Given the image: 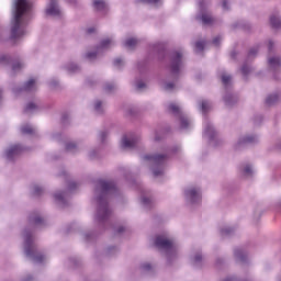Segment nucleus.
<instances>
[{"instance_id": "1", "label": "nucleus", "mask_w": 281, "mask_h": 281, "mask_svg": "<svg viewBox=\"0 0 281 281\" xmlns=\"http://www.w3.org/2000/svg\"><path fill=\"white\" fill-rule=\"evenodd\" d=\"M113 196H120V189L113 180L99 179L94 184V199L97 201L95 221L102 229H106V225H111V214L113 210L109 202Z\"/></svg>"}, {"instance_id": "2", "label": "nucleus", "mask_w": 281, "mask_h": 281, "mask_svg": "<svg viewBox=\"0 0 281 281\" xmlns=\"http://www.w3.org/2000/svg\"><path fill=\"white\" fill-rule=\"evenodd\" d=\"M11 41L23 38L27 21L32 19V2L30 0H13L11 7Z\"/></svg>"}, {"instance_id": "3", "label": "nucleus", "mask_w": 281, "mask_h": 281, "mask_svg": "<svg viewBox=\"0 0 281 281\" xmlns=\"http://www.w3.org/2000/svg\"><path fill=\"white\" fill-rule=\"evenodd\" d=\"M186 68V50L177 49L169 53V74L172 81H165L162 89L171 93L177 89V82Z\"/></svg>"}, {"instance_id": "4", "label": "nucleus", "mask_w": 281, "mask_h": 281, "mask_svg": "<svg viewBox=\"0 0 281 281\" xmlns=\"http://www.w3.org/2000/svg\"><path fill=\"white\" fill-rule=\"evenodd\" d=\"M181 150V146L176 145L171 148H166L164 154H148L144 155V161H148L150 170L155 178L164 177L166 170V162L170 159V155H177Z\"/></svg>"}, {"instance_id": "5", "label": "nucleus", "mask_w": 281, "mask_h": 281, "mask_svg": "<svg viewBox=\"0 0 281 281\" xmlns=\"http://www.w3.org/2000/svg\"><path fill=\"white\" fill-rule=\"evenodd\" d=\"M24 240V254L29 260L35 262V265H41L43 260H45V254L38 250V246L36 245V237H34V228L26 227L23 233Z\"/></svg>"}, {"instance_id": "6", "label": "nucleus", "mask_w": 281, "mask_h": 281, "mask_svg": "<svg viewBox=\"0 0 281 281\" xmlns=\"http://www.w3.org/2000/svg\"><path fill=\"white\" fill-rule=\"evenodd\" d=\"M154 245L157 249H160V251H165L168 262H172L173 258H177V244H175V240L170 239L168 234L162 233L156 235Z\"/></svg>"}, {"instance_id": "7", "label": "nucleus", "mask_w": 281, "mask_h": 281, "mask_svg": "<svg viewBox=\"0 0 281 281\" xmlns=\"http://www.w3.org/2000/svg\"><path fill=\"white\" fill-rule=\"evenodd\" d=\"M220 78L225 89V94L223 97L224 104L226 106H234V104L238 102V95L232 92V77L227 75L225 70H222L220 72Z\"/></svg>"}, {"instance_id": "8", "label": "nucleus", "mask_w": 281, "mask_h": 281, "mask_svg": "<svg viewBox=\"0 0 281 281\" xmlns=\"http://www.w3.org/2000/svg\"><path fill=\"white\" fill-rule=\"evenodd\" d=\"M168 110L170 113H172V115H175V117H178L181 131H190V128H192V121L187 116L186 113H183L179 105L171 103L169 104Z\"/></svg>"}, {"instance_id": "9", "label": "nucleus", "mask_w": 281, "mask_h": 281, "mask_svg": "<svg viewBox=\"0 0 281 281\" xmlns=\"http://www.w3.org/2000/svg\"><path fill=\"white\" fill-rule=\"evenodd\" d=\"M200 12L195 16L196 21H202L203 25H213L214 16H212V12L207 10V2L205 0L199 1Z\"/></svg>"}, {"instance_id": "10", "label": "nucleus", "mask_w": 281, "mask_h": 281, "mask_svg": "<svg viewBox=\"0 0 281 281\" xmlns=\"http://www.w3.org/2000/svg\"><path fill=\"white\" fill-rule=\"evenodd\" d=\"M0 65H9L12 69V75L19 74L25 64L19 57H12L10 55L0 56Z\"/></svg>"}, {"instance_id": "11", "label": "nucleus", "mask_w": 281, "mask_h": 281, "mask_svg": "<svg viewBox=\"0 0 281 281\" xmlns=\"http://www.w3.org/2000/svg\"><path fill=\"white\" fill-rule=\"evenodd\" d=\"M76 188H78V183H76L75 181L68 182L67 191H58L54 194L56 203H58V205L63 207H67V205H69V201L67 199H69V194H71V192H74Z\"/></svg>"}, {"instance_id": "12", "label": "nucleus", "mask_w": 281, "mask_h": 281, "mask_svg": "<svg viewBox=\"0 0 281 281\" xmlns=\"http://www.w3.org/2000/svg\"><path fill=\"white\" fill-rule=\"evenodd\" d=\"M70 3H76V0H69ZM45 16H49L50 19H63V9H60V4L56 0H49L45 9Z\"/></svg>"}, {"instance_id": "13", "label": "nucleus", "mask_w": 281, "mask_h": 281, "mask_svg": "<svg viewBox=\"0 0 281 281\" xmlns=\"http://www.w3.org/2000/svg\"><path fill=\"white\" fill-rule=\"evenodd\" d=\"M184 198L187 203H191V205H199V203H201V188L189 187L184 189Z\"/></svg>"}, {"instance_id": "14", "label": "nucleus", "mask_w": 281, "mask_h": 281, "mask_svg": "<svg viewBox=\"0 0 281 281\" xmlns=\"http://www.w3.org/2000/svg\"><path fill=\"white\" fill-rule=\"evenodd\" d=\"M111 45H113V38L102 40L94 52L86 54V58H88V60H95V58H98V56H100L103 52H106Z\"/></svg>"}, {"instance_id": "15", "label": "nucleus", "mask_w": 281, "mask_h": 281, "mask_svg": "<svg viewBox=\"0 0 281 281\" xmlns=\"http://www.w3.org/2000/svg\"><path fill=\"white\" fill-rule=\"evenodd\" d=\"M139 146V136L135 133L125 134L122 137V148L133 150Z\"/></svg>"}, {"instance_id": "16", "label": "nucleus", "mask_w": 281, "mask_h": 281, "mask_svg": "<svg viewBox=\"0 0 281 281\" xmlns=\"http://www.w3.org/2000/svg\"><path fill=\"white\" fill-rule=\"evenodd\" d=\"M257 56H258V46H255L249 49L246 60L241 66V74L244 78H247V76H249V74L251 72V67H249L247 63H250V60H254V58H256Z\"/></svg>"}, {"instance_id": "17", "label": "nucleus", "mask_w": 281, "mask_h": 281, "mask_svg": "<svg viewBox=\"0 0 281 281\" xmlns=\"http://www.w3.org/2000/svg\"><path fill=\"white\" fill-rule=\"evenodd\" d=\"M249 144H258V135H244L240 136L235 144V150H240V148H245V146Z\"/></svg>"}, {"instance_id": "18", "label": "nucleus", "mask_w": 281, "mask_h": 281, "mask_svg": "<svg viewBox=\"0 0 281 281\" xmlns=\"http://www.w3.org/2000/svg\"><path fill=\"white\" fill-rule=\"evenodd\" d=\"M204 135L205 137H209L210 144L216 142L218 133L216 132V128H214V125L209 120L204 121Z\"/></svg>"}, {"instance_id": "19", "label": "nucleus", "mask_w": 281, "mask_h": 281, "mask_svg": "<svg viewBox=\"0 0 281 281\" xmlns=\"http://www.w3.org/2000/svg\"><path fill=\"white\" fill-rule=\"evenodd\" d=\"M25 147L21 145H13L5 150V158L8 161H14V159L19 157V155H21V153H23Z\"/></svg>"}, {"instance_id": "20", "label": "nucleus", "mask_w": 281, "mask_h": 281, "mask_svg": "<svg viewBox=\"0 0 281 281\" xmlns=\"http://www.w3.org/2000/svg\"><path fill=\"white\" fill-rule=\"evenodd\" d=\"M29 223L30 225H33L34 227H45L46 223L43 217H41V213L33 212L29 216Z\"/></svg>"}, {"instance_id": "21", "label": "nucleus", "mask_w": 281, "mask_h": 281, "mask_svg": "<svg viewBox=\"0 0 281 281\" xmlns=\"http://www.w3.org/2000/svg\"><path fill=\"white\" fill-rule=\"evenodd\" d=\"M26 91V93H32V91H36V80L30 79L24 83L22 88H13V93H21Z\"/></svg>"}, {"instance_id": "22", "label": "nucleus", "mask_w": 281, "mask_h": 281, "mask_svg": "<svg viewBox=\"0 0 281 281\" xmlns=\"http://www.w3.org/2000/svg\"><path fill=\"white\" fill-rule=\"evenodd\" d=\"M234 257H235V260L237 262H240L241 265H247V262H249L247 251L243 248H235Z\"/></svg>"}, {"instance_id": "23", "label": "nucleus", "mask_w": 281, "mask_h": 281, "mask_svg": "<svg viewBox=\"0 0 281 281\" xmlns=\"http://www.w3.org/2000/svg\"><path fill=\"white\" fill-rule=\"evenodd\" d=\"M268 67L270 71L277 74L281 69V58L279 56L268 57Z\"/></svg>"}, {"instance_id": "24", "label": "nucleus", "mask_w": 281, "mask_h": 281, "mask_svg": "<svg viewBox=\"0 0 281 281\" xmlns=\"http://www.w3.org/2000/svg\"><path fill=\"white\" fill-rule=\"evenodd\" d=\"M151 52L156 54L159 60H164V58H166V46H164V44H153Z\"/></svg>"}, {"instance_id": "25", "label": "nucleus", "mask_w": 281, "mask_h": 281, "mask_svg": "<svg viewBox=\"0 0 281 281\" xmlns=\"http://www.w3.org/2000/svg\"><path fill=\"white\" fill-rule=\"evenodd\" d=\"M92 5L97 12H102L103 14H106L109 11V3H106V0H93Z\"/></svg>"}, {"instance_id": "26", "label": "nucleus", "mask_w": 281, "mask_h": 281, "mask_svg": "<svg viewBox=\"0 0 281 281\" xmlns=\"http://www.w3.org/2000/svg\"><path fill=\"white\" fill-rule=\"evenodd\" d=\"M140 201L145 210H153V207H155V202L153 201V198H148L144 193H142Z\"/></svg>"}, {"instance_id": "27", "label": "nucleus", "mask_w": 281, "mask_h": 281, "mask_svg": "<svg viewBox=\"0 0 281 281\" xmlns=\"http://www.w3.org/2000/svg\"><path fill=\"white\" fill-rule=\"evenodd\" d=\"M38 111H41V106L34 102L27 103L26 106L24 108V113H26V115L38 113Z\"/></svg>"}, {"instance_id": "28", "label": "nucleus", "mask_w": 281, "mask_h": 281, "mask_svg": "<svg viewBox=\"0 0 281 281\" xmlns=\"http://www.w3.org/2000/svg\"><path fill=\"white\" fill-rule=\"evenodd\" d=\"M232 27L233 30H245L246 32H249L251 30V24L245 22L244 20H240L233 23Z\"/></svg>"}, {"instance_id": "29", "label": "nucleus", "mask_w": 281, "mask_h": 281, "mask_svg": "<svg viewBox=\"0 0 281 281\" xmlns=\"http://www.w3.org/2000/svg\"><path fill=\"white\" fill-rule=\"evenodd\" d=\"M220 234L222 238H229V236H234V234H236V228L232 226H224L220 229Z\"/></svg>"}, {"instance_id": "30", "label": "nucleus", "mask_w": 281, "mask_h": 281, "mask_svg": "<svg viewBox=\"0 0 281 281\" xmlns=\"http://www.w3.org/2000/svg\"><path fill=\"white\" fill-rule=\"evenodd\" d=\"M63 69H65L67 71V74H79L80 71V66H78V64L76 63H68L65 66H63Z\"/></svg>"}, {"instance_id": "31", "label": "nucleus", "mask_w": 281, "mask_h": 281, "mask_svg": "<svg viewBox=\"0 0 281 281\" xmlns=\"http://www.w3.org/2000/svg\"><path fill=\"white\" fill-rule=\"evenodd\" d=\"M93 111L97 115H102L104 113V101L95 100L93 103Z\"/></svg>"}, {"instance_id": "32", "label": "nucleus", "mask_w": 281, "mask_h": 281, "mask_svg": "<svg viewBox=\"0 0 281 281\" xmlns=\"http://www.w3.org/2000/svg\"><path fill=\"white\" fill-rule=\"evenodd\" d=\"M191 262L193 267H196L198 269L201 268V265L203 262V255L201 252H195L191 259Z\"/></svg>"}, {"instance_id": "33", "label": "nucleus", "mask_w": 281, "mask_h": 281, "mask_svg": "<svg viewBox=\"0 0 281 281\" xmlns=\"http://www.w3.org/2000/svg\"><path fill=\"white\" fill-rule=\"evenodd\" d=\"M199 106L202 113L205 115V113H207V111L212 109V102H210L209 100H202L199 101Z\"/></svg>"}, {"instance_id": "34", "label": "nucleus", "mask_w": 281, "mask_h": 281, "mask_svg": "<svg viewBox=\"0 0 281 281\" xmlns=\"http://www.w3.org/2000/svg\"><path fill=\"white\" fill-rule=\"evenodd\" d=\"M280 102V95L278 94H270L266 98L267 106H273V104H278Z\"/></svg>"}, {"instance_id": "35", "label": "nucleus", "mask_w": 281, "mask_h": 281, "mask_svg": "<svg viewBox=\"0 0 281 281\" xmlns=\"http://www.w3.org/2000/svg\"><path fill=\"white\" fill-rule=\"evenodd\" d=\"M270 25L274 30H280V27H281V18L279 15H271L270 16Z\"/></svg>"}, {"instance_id": "36", "label": "nucleus", "mask_w": 281, "mask_h": 281, "mask_svg": "<svg viewBox=\"0 0 281 281\" xmlns=\"http://www.w3.org/2000/svg\"><path fill=\"white\" fill-rule=\"evenodd\" d=\"M241 172L244 177H254V169L249 164H246L241 167Z\"/></svg>"}, {"instance_id": "37", "label": "nucleus", "mask_w": 281, "mask_h": 281, "mask_svg": "<svg viewBox=\"0 0 281 281\" xmlns=\"http://www.w3.org/2000/svg\"><path fill=\"white\" fill-rule=\"evenodd\" d=\"M66 150L67 153H78L80 150V146H78L76 143H67L66 144Z\"/></svg>"}, {"instance_id": "38", "label": "nucleus", "mask_w": 281, "mask_h": 281, "mask_svg": "<svg viewBox=\"0 0 281 281\" xmlns=\"http://www.w3.org/2000/svg\"><path fill=\"white\" fill-rule=\"evenodd\" d=\"M115 89H117V85L113 82H106L103 87V91H105V93H113Z\"/></svg>"}, {"instance_id": "39", "label": "nucleus", "mask_w": 281, "mask_h": 281, "mask_svg": "<svg viewBox=\"0 0 281 281\" xmlns=\"http://www.w3.org/2000/svg\"><path fill=\"white\" fill-rule=\"evenodd\" d=\"M21 133L22 135H32V133H34V128L26 124L21 127Z\"/></svg>"}, {"instance_id": "40", "label": "nucleus", "mask_w": 281, "mask_h": 281, "mask_svg": "<svg viewBox=\"0 0 281 281\" xmlns=\"http://www.w3.org/2000/svg\"><path fill=\"white\" fill-rule=\"evenodd\" d=\"M135 45H137V38L135 37H131V38H127L125 42H124V47H135Z\"/></svg>"}, {"instance_id": "41", "label": "nucleus", "mask_w": 281, "mask_h": 281, "mask_svg": "<svg viewBox=\"0 0 281 281\" xmlns=\"http://www.w3.org/2000/svg\"><path fill=\"white\" fill-rule=\"evenodd\" d=\"M43 192H45V189L43 187L33 186V194L34 196H42Z\"/></svg>"}, {"instance_id": "42", "label": "nucleus", "mask_w": 281, "mask_h": 281, "mask_svg": "<svg viewBox=\"0 0 281 281\" xmlns=\"http://www.w3.org/2000/svg\"><path fill=\"white\" fill-rule=\"evenodd\" d=\"M117 251H120V249L115 246H110L106 248L105 254L106 256H115V254H117Z\"/></svg>"}, {"instance_id": "43", "label": "nucleus", "mask_w": 281, "mask_h": 281, "mask_svg": "<svg viewBox=\"0 0 281 281\" xmlns=\"http://www.w3.org/2000/svg\"><path fill=\"white\" fill-rule=\"evenodd\" d=\"M203 49H205V42H203V41L195 42L196 54H200V52H203Z\"/></svg>"}, {"instance_id": "44", "label": "nucleus", "mask_w": 281, "mask_h": 281, "mask_svg": "<svg viewBox=\"0 0 281 281\" xmlns=\"http://www.w3.org/2000/svg\"><path fill=\"white\" fill-rule=\"evenodd\" d=\"M134 85H135L137 91H142V90L146 89L145 82L139 79H136Z\"/></svg>"}, {"instance_id": "45", "label": "nucleus", "mask_w": 281, "mask_h": 281, "mask_svg": "<svg viewBox=\"0 0 281 281\" xmlns=\"http://www.w3.org/2000/svg\"><path fill=\"white\" fill-rule=\"evenodd\" d=\"M108 137H109V131H102L99 133V139L101 144H104Z\"/></svg>"}, {"instance_id": "46", "label": "nucleus", "mask_w": 281, "mask_h": 281, "mask_svg": "<svg viewBox=\"0 0 281 281\" xmlns=\"http://www.w3.org/2000/svg\"><path fill=\"white\" fill-rule=\"evenodd\" d=\"M113 65L114 67L120 69L121 67H124V59H122L121 57H117L113 60Z\"/></svg>"}, {"instance_id": "47", "label": "nucleus", "mask_w": 281, "mask_h": 281, "mask_svg": "<svg viewBox=\"0 0 281 281\" xmlns=\"http://www.w3.org/2000/svg\"><path fill=\"white\" fill-rule=\"evenodd\" d=\"M138 71L140 74H144V71H146V60L138 63Z\"/></svg>"}, {"instance_id": "48", "label": "nucleus", "mask_w": 281, "mask_h": 281, "mask_svg": "<svg viewBox=\"0 0 281 281\" xmlns=\"http://www.w3.org/2000/svg\"><path fill=\"white\" fill-rule=\"evenodd\" d=\"M93 238H95V234H93V233H87V234L85 235V240H86L87 243H91V240H93Z\"/></svg>"}, {"instance_id": "49", "label": "nucleus", "mask_w": 281, "mask_h": 281, "mask_svg": "<svg viewBox=\"0 0 281 281\" xmlns=\"http://www.w3.org/2000/svg\"><path fill=\"white\" fill-rule=\"evenodd\" d=\"M221 41H223V37L216 36L212 43L215 45V47H218L221 45Z\"/></svg>"}, {"instance_id": "50", "label": "nucleus", "mask_w": 281, "mask_h": 281, "mask_svg": "<svg viewBox=\"0 0 281 281\" xmlns=\"http://www.w3.org/2000/svg\"><path fill=\"white\" fill-rule=\"evenodd\" d=\"M88 156L90 159H95L98 157V149L90 150Z\"/></svg>"}, {"instance_id": "51", "label": "nucleus", "mask_w": 281, "mask_h": 281, "mask_svg": "<svg viewBox=\"0 0 281 281\" xmlns=\"http://www.w3.org/2000/svg\"><path fill=\"white\" fill-rule=\"evenodd\" d=\"M50 89H56L58 87V80L56 79H52L49 82H48Z\"/></svg>"}, {"instance_id": "52", "label": "nucleus", "mask_w": 281, "mask_h": 281, "mask_svg": "<svg viewBox=\"0 0 281 281\" xmlns=\"http://www.w3.org/2000/svg\"><path fill=\"white\" fill-rule=\"evenodd\" d=\"M140 268L143 269V271H150L153 269V266L150 263H143Z\"/></svg>"}, {"instance_id": "53", "label": "nucleus", "mask_w": 281, "mask_h": 281, "mask_svg": "<svg viewBox=\"0 0 281 281\" xmlns=\"http://www.w3.org/2000/svg\"><path fill=\"white\" fill-rule=\"evenodd\" d=\"M69 261L72 263V267H78V265H80V260L76 257H71Z\"/></svg>"}, {"instance_id": "54", "label": "nucleus", "mask_w": 281, "mask_h": 281, "mask_svg": "<svg viewBox=\"0 0 281 281\" xmlns=\"http://www.w3.org/2000/svg\"><path fill=\"white\" fill-rule=\"evenodd\" d=\"M122 172L125 179L128 181V177H131V170H128L127 168H122Z\"/></svg>"}, {"instance_id": "55", "label": "nucleus", "mask_w": 281, "mask_h": 281, "mask_svg": "<svg viewBox=\"0 0 281 281\" xmlns=\"http://www.w3.org/2000/svg\"><path fill=\"white\" fill-rule=\"evenodd\" d=\"M140 3L154 4L159 3V0H139Z\"/></svg>"}, {"instance_id": "56", "label": "nucleus", "mask_w": 281, "mask_h": 281, "mask_svg": "<svg viewBox=\"0 0 281 281\" xmlns=\"http://www.w3.org/2000/svg\"><path fill=\"white\" fill-rule=\"evenodd\" d=\"M223 10H229V0H222Z\"/></svg>"}, {"instance_id": "57", "label": "nucleus", "mask_w": 281, "mask_h": 281, "mask_svg": "<svg viewBox=\"0 0 281 281\" xmlns=\"http://www.w3.org/2000/svg\"><path fill=\"white\" fill-rule=\"evenodd\" d=\"M67 122H69V114L65 113L61 116V124H67Z\"/></svg>"}, {"instance_id": "58", "label": "nucleus", "mask_w": 281, "mask_h": 281, "mask_svg": "<svg viewBox=\"0 0 281 281\" xmlns=\"http://www.w3.org/2000/svg\"><path fill=\"white\" fill-rule=\"evenodd\" d=\"M268 52H269V54H271V52H273V41H269V43H268Z\"/></svg>"}, {"instance_id": "59", "label": "nucleus", "mask_w": 281, "mask_h": 281, "mask_svg": "<svg viewBox=\"0 0 281 281\" xmlns=\"http://www.w3.org/2000/svg\"><path fill=\"white\" fill-rule=\"evenodd\" d=\"M124 232H126V228L124 226H120L117 229H116V234H124Z\"/></svg>"}, {"instance_id": "60", "label": "nucleus", "mask_w": 281, "mask_h": 281, "mask_svg": "<svg viewBox=\"0 0 281 281\" xmlns=\"http://www.w3.org/2000/svg\"><path fill=\"white\" fill-rule=\"evenodd\" d=\"M260 122H262V115H257L255 117V124H260Z\"/></svg>"}, {"instance_id": "61", "label": "nucleus", "mask_w": 281, "mask_h": 281, "mask_svg": "<svg viewBox=\"0 0 281 281\" xmlns=\"http://www.w3.org/2000/svg\"><path fill=\"white\" fill-rule=\"evenodd\" d=\"M224 260L222 258H217L215 261L216 267H221L223 265Z\"/></svg>"}, {"instance_id": "62", "label": "nucleus", "mask_w": 281, "mask_h": 281, "mask_svg": "<svg viewBox=\"0 0 281 281\" xmlns=\"http://www.w3.org/2000/svg\"><path fill=\"white\" fill-rule=\"evenodd\" d=\"M223 281H238V279H236V277H227Z\"/></svg>"}, {"instance_id": "63", "label": "nucleus", "mask_w": 281, "mask_h": 281, "mask_svg": "<svg viewBox=\"0 0 281 281\" xmlns=\"http://www.w3.org/2000/svg\"><path fill=\"white\" fill-rule=\"evenodd\" d=\"M60 134H53V139H57V142H60Z\"/></svg>"}, {"instance_id": "64", "label": "nucleus", "mask_w": 281, "mask_h": 281, "mask_svg": "<svg viewBox=\"0 0 281 281\" xmlns=\"http://www.w3.org/2000/svg\"><path fill=\"white\" fill-rule=\"evenodd\" d=\"M34 280V278L32 276H27L25 279H23L22 281H32Z\"/></svg>"}]
</instances>
